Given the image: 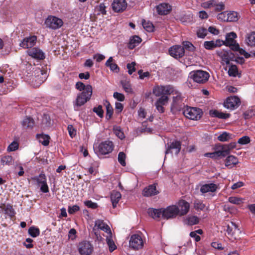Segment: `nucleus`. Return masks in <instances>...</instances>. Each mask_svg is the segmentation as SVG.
Wrapping results in <instances>:
<instances>
[{
  "label": "nucleus",
  "instance_id": "nucleus-12",
  "mask_svg": "<svg viewBox=\"0 0 255 255\" xmlns=\"http://www.w3.org/2000/svg\"><path fill=\"white\" fill-rule=\"evenodd\" d=\"M237 35L234 32L227 33L226 36L225 43L226 46H229L232 50H236L239 48V44L237 43L235 39Z\"/></svg>",
  "mask_w": 255,
  "mask_h": 255
},
{
  "label": "nucleus",
  "instance_id": "nucleus-7",
  "mask_svg": "<svg viewBox=\"0 0 255 255\" xmlns=\"http://www.w3.org/2000/svg\"><path fill=\"white\" fill-rule=\"evenodd\" d=\"M183 99L181 94L178 92L173 97V102L171 105V110L173 112L180 111L184 107L183 103Z\"/></svg>",
  "mask_w": 255,
  "mask_h": 255
},
{
  "label": "nucleus",
  "instance_id": "nucleus-42",
  "mask_svg": "<svg viewBox=\"0 0 255 255\" xmlns=\"http://www.w3.org/2000/svg\"><path fill=\"white\" fill-rule=\"evenodd\" d=\"M106 241L110 252H113L117 249V246L112 239V235H109V237H107Z\"/></svg>",
  "mask_w": 255,
  "mask_h": 255
},
{
  "label": "nucleus",
  "instance_id": "nucleus-37",
  "mask_svg": "<svg viewBox=\"0 0 255 255\" xmlns=\"http://www.w3.org/2000/svg\"><path fill=\"white\" fill-rule=\"evenodd\" d=\"M37 137L39 141L42 145L44 146L48 145L49 143L50 137L47 134H37Z\"/></svg>",
  "mask_w": 255,
  "mask_h": 255
},
{
  "label": "nucleus",
  "instance_id": "nucleus-58",
  "mask_svg": "<svg viewBox=\"0 0 255 255\" xmlns=\"http://www.w3.org/2000/svg\"><path fill=\"white\" fill-rule=\"evenodd\" d=\"M197 35L200 38H204L207 34V30L204 28H201L198 30L197 32Z\"/></svg>",
  "mask_w": 255,
  "mask_h": 255
},
{
  "label": "nucleus",
  "instance_id": "nucleus-59",
  "mask_svg": "<svg viewBox=\"0 0 255 255\" xmlns=\"http://www.w3.org/2000/svg\"><path fill=\"white\" fill-rule=\"evenodd\" d=\"M228 16V13L225 11L219 13L217 15V18L219 20H220L223 21H228L227 19Z\"/></svg>",
  "mask_w": 255,
  "mask_h": 255
},
{
  "label": "nucleus",
  "instance_id": "nucleus-39",
  "mask_svg": "<svg viewBox=\"0 0 255 255\" xmlns=\"http://www.w3.org/2000/svg\"><path fill=\"white\" fill-rule=\"evenodd\" d=\"M0 162L3 165H10L14 163V159L11 156L6 155L1 158Z\"/></svg>",
  "mask_w": 255,
  "mask_h": 255
},
{
  "label": "nucleus",
  "instance_id": "nucleus-62",
  "mask_svg": "<svg viewBox=\"0 0 255 255\" xmlns=\"http://www.w3.org/2000/svg\"><path fill=\"white\" fill-rule=\"evenodd\" d=\"M67 129L69 134V135L71 136V137L73 138L74 137L76 134V130L74 128L73 126L70 125L68 126Z\"/></svg>",
  "mask_w": 255,
  "mask_h": 255
},
{
  "label": "nucleus",
  "instance_id": "nucleus-17",
  "mask_svg": "<svg viewBox=\"0 0 255 255\" xmlns=\"http://www.w3.org/2000/svg\"><path fill=\"white\" fill-rule=\"evenodd\" d=\"M127 6L125 0H114L112 7L113 10L116 12H121L124 11Z\"/></svg>",
  "mask_w": 255,
  "mask_h": 255
},
{
  "label": "nucleus",
  "instance_id": "nucleus-44",
  "mask_svg": "<svg viewBox=\"0 0 255 255\" xmlns=\"http://www.w3.org/2000/svg\"><path fill=\"white\" fill-rule=\"evenodd\" d=\"M244 199L238 197L232 196L230 197L228 201L232 204L235 205H240L244 202Z\"/></svg>",
  "mask_w": 255,
  "mask_h": 255
},
{
  "label": "nucleus",
  "instance_id": "nucleus-60",
  "mask_svg": "<svg viewBox=\"0 0 255 255\" xmlns=\"http://www.w3.org/2000/svg\"><path fill=\"white\" fill-rule=\"evenodd\" d=\"M114 132L116 135L120 139H122L125 137L124 133L121 131L120 127L114 128Z\"/></svg>",
  "mask_w": 255,
  "mask_h": 255
},
{
  "label": "nucleus",
  "instance_id": "nucleus-40",
  "mask_svg": "<svg viewBox=\"0 0 255 255\" xmlns=\"http://www.w3.org/2000/svg\"><path fill=\"white\" fill-rule=\"evenodd\" d=\"M164 95H175L177 93L178 91L176 90L173 87L170 85L164 86Z\"/></svg>",
  "mask_w": 255,
  "mask_h": 255
},
{
  "label": "nucleus",
  "instance_id": "nucleus-46",
  "mask_svg": "<svg viewBox=\"0 0 255 255\" xmlns=\"http://www.w3.org/2000/svg\"><path fill=\"white\" fill-rule=\"evenodd\" d=\"M121 84L123 88L126 92L129 93L132 92V88L128 81L127 80H122Z\"/></svg>",
  "mask_w": 255,
  "mask_h": 255
},
{
  "label": "nucleus",
  "instance_id": "nucleus-31",
  "mask_svg": "<svg viewBox=\"0 0 255 255\" xmlns=\"http://www.w3.org/2000/svg\"><path fill=\"white\" fill-rule=\"evenodd\" d=\"M228 73L231 77H241V73L238 70L236 65H229Z\"/></svg>",
  "mask_w": 255,
  "mask_h": 255
},
{
  "label": "nucleus",
  "instance_id": "nucleus-35",
  "mask_svg": "<svg viewBox=\"0 0 255 255\" xmlns=\"http://www.w3.org/2000/svg\"><path fill=\"white\" fill-rule=\"evenodd\" d=\"M211 6H214L215 7L216 10L218 11H221L224 9L225 8V5L223 2L216 4L214 1H212L208 3H204L205 7H210Z\"/></svg>",
  "mask_w": 255,
  "mask_h": 255
},
{
  "label": "nucleus",
  "instance_id": "nucleus-49",
  "mask_svg": "<svg viewBox=\"0 0 255 255\" xmlns=\"http://www.w3.org/2000/svg\"><path fill=\"white\" fill-rule=\"evenodd\" d=\"M28 233L30 236L33 238H35L39 235L40 231L37 228L31 227L28 230Z\"/></svg>",
  "mask_w": 255,
  "mask_h": 255
},
{
  "label": "nucleus",
  "instance_id": "nucleus-16",
  "mask_svg": "<svg viewBox=\"0 0 255 255\" xmlns=\"http://www.w3.org/2000/svg\"><path fill=\"white\" fill-rule=\"evenodd\" d=\"M169 53L171 56L178 59L184 56L185 50L182 46L175 45L170 48Z\"/></svg>",
  "mask_w": 255,
  "mask_h": 255
},
{
  "label": "nucleus",
  "instance_id": "nucleus-57",
  "mask_svg": "<svg viewBox=\"0 0 255 255\" xmlns=\"http://www.w3.org/2000/svg\"><path fill=\"white\" fill-rule=\"evenodd\" d=\"M235 51H238L240 53V55H243L246 58H248L250 57H251V54L250 53H249L248 52H246L245 50L244 49L241 48L239 47V49H237L236 50H233Z\"/></svg>",
  "mask_w": 255,
  "mask_h": 255
},
{
  "label": "nucleus",
  "instance_id": "nucleus-48",
  "mask_svg": "<svg viewBox=\"0 0 255 255\" xmlns=\"http://www.w3.org/2000/svg\"><path fill=\"white\" fill-rule=\"evenodd\" d=\"M164 86H157L153 89V93L156 96L164 95Z\"/></svg>",
  "mask_w": 255,
  "mask_h": 255
},
{
  "label": "nucleus",
  "instance_id": "nucleus-14",
  "mask_svg": "<svg viewBox=\"0 0 255 255\" xmlns=\"http://www.w3.org/2000/svg\"><path fill=\"white\" fill-rule=\"evenodd\" d=\"M78 251L81 255H90L93 251V247L90 242L83 241L79 243Z\"/></svg>",
  "mask_w": 255,
  "mask_h": 255
},
{
  "label": "nucleus",
  "instance_id": "nucleus-4",
  "mask_svg": "<svg viewBox=\"0 0 255 255\" xmlns=\"http://www.w3.org/2000/svg\"><path fill=\"white\" fill-rule=\"evenodd\" d=\"M183 115L192 120H199L203 114L201 109L195 107H186L183 109Z\"/></svg>",
  "mask_w": 255,
  "mask_h": 255
},
{
  "label": "nucleus",
  "instance_id": "nucleus-11",
  "mask_svg": "<svg viewBox=\"0 0 255 255\" xmlns=\"http://www.w3.org/2000/svg\"><path fill=\"white\" fill-rule=\"evenodd\" d=\"M226 231L228 235L234 240H237L240 237V234L241 233V231L238 228V226L234 222H231L227 226Z\"/></svg>",
  "mask_w": 255,
  "mask_h": 255
},
{
  "label": "nucleus",
  "instance_id": "nucleus-56",
  "mask_svg": "<svg viewBox=\"0 0 255 255\" xmlns=\"http://www.w3.org/2000/svg\"><path fill=\"white\" fill-rule=\"evenodd\" d=\"M184 49H186L189 51H192L194 50V46L189 41H184L183 42V46Z\"/></svg>",
  "mask_w": 255,
  "mask_h": 255
},
{
  "label": "nucleus",
  "instance_id": "nucleus-51",
  "mask_svg": "<svg viewBox=\"0 0 255 255\" xmlns=\"http://www.w3.org/2000/svg\"><path fill=\"white\" fill-rule=\"evenodd\" d=\"M251 141V139L249 136L245 135L240 138L238 140V143L241 145H246Z\"/></svg>",
  "mask_w": 255,
  "mask_h": 255
},
{
  "label": "nucleus",
  "instance_id": "nucleus-10",
  "mask_svg": "<svg viewBox=\"0 0 255 255\" xmlns=\"http://www.w3.org/2000/svg\"><path fill=\"white\" fill-rule=\"evenodd\" d=\"M32 180L36 182L37 185L40 187V190L43 193L49 192V189L47 184V180L44 174L41 173L38 176L32 178Z\"/></svg>",
  "mask_w": 255,
  "mask_h": 255
},
{
  "label": "nucleus",
  "instance_id": "nucleus-45",
  "mask_svg": "<svg viewBox=\"0 0 255 255\" xmlns=\"http://www.w3.org/2000/svg\"><path fill=\"white\" fill-rule=\"evenodd\" d=\"M232 138V134L227 132H224L218 136V139L220 141H227Z\"/></svg>",
  "mask_w": 255,
  "mask_h": 255
},
{
  "label": "nucleus",
  "instance_id": "nucleus-23",
  "mask_svg": "<svg viewBox=\"0 0 255 255\" xmlns=\"http://www.w3.org/2000/svg\"><path fill=\"white\" fill-rule=\"evenodd\" d=\"M156 9L157 13L160 15H166L171 10V6L168 3H162L157 5Z\"/></svg>",
  "mask_w": 255,
  "mask_h": 255
},
{
  "label": "nucleus",
  "instance_id": "nucleus-64",
  "mask_svg": "<svg viewBox=\"0 0 255 255\" xmlns=\"http://www.w3.org/2000/svg\"><path fill=\"white\" fill-rule=\"evenodd\" d=\"M80 210V208L78 205H73V206H69L68 209V213L70 214H73L75 212L78 211Z\"/></svg>",
  "mask_w": 255,
  "mask_h": 255
},
{
  "label": "nucleus",
  "instance_id": "nucleus-8",
  "mask_svg": "<svg viewBox=\"0 0 255 255\" xmlns=\"http://www.w3.org/2000/svg\"><path fill=\"white\" fill-rule=\"evenodd\" d=\"M190 75L193 81L198 83H205L209 77L208 73L202 70L194 71L191 73Z\"/></svg>",
  "mask_w": 255,
  "mask_h": 255
},
{
  "label": "nucleus",
  "instance_id": "nucleus-50",
  "mask_svg": "<svg viewBox=\"0 0 255 255\" xmlns=\"http://www.w3.org/2000/svg\"><path fill=\"white\" fill-rule=\"evenodd\" d=\"M126 155L123 152H120L118 154V161L123 166H125L126 165Z\"/></svg>",
  "mask_w": 255,
  "mask_h": 255
},
{
  "label": "nucleus",
  "instance_id": "nucleus-36",
  "mask_svg": "<svg viewBox=\"0 0 255 255\" xmlns=\"http://www.w3.org/2000/svg\"><path fill=\"white\" fill-rule=\"evenodd\" d=\"M0 208H1L5 214L10 217H12L15 214L12 207L9 204L0 206Z\"/></svg>",
  "mask_w": 255,
  "mask_h": 255
},
{
  "label": "nucleus",
  "instance_id": "nucleus-38",
  "mask_svg": "<svg viewBox=\"0 0 255 255\" xmlns=\"http://www.w3.org/2000/svg\"><path fill=\"white\" fill-rule=\"evenodd\" d=\"M210 114L214 117H217L222 119H226L230 117V115L228 114H225L222 112H220L217 110L211 111Z\"/></svg>",
  "mask_w": 255,
  "mask_h": 255
},
{
  "label": "nucleus",
  "instance_id": "nucleus-18",
  "mask_svg": "<svg viewBox=\"0 0 255 255\" xmlns=\"http://www.w3.org/2000/svg\"><path fill=\"white\" fill-rule=\"evenodd\" d=\"M181 143L179 141L174 140L168 146L165 151V154L171 153L172 154L177 155L180 151Z\"/></svg>",
  "mask_w": 255,
  "mask_h": 255
},
{
  "label": "nucleus",
  "instance_id": "nucleus-19",
  "mask_svg": "<svg viewBox=\"0 0 255 255\" xmlns=\"http://www.w3.org/2000/svg\"><path fill=\"white\" fill-rule=\"evenodd\" d=\"M27 52L28 55L37 60H43L45 57L44 53L41 49L37 48L29 49Z\"/></svg>",
  "mask_w": 255,
  "mask_h": 255
},
{
  "label": "nucleus",
  "instance_id": "nucleus-54",
  "mask_svg": "<svg viewBox=\"0 0 255 255\" xmlns=\"http://www.w3.org/2000/svg\"><path fill=\"white\" fill-rule=\"evenodd\" d=\"M255 115V110L253 109H249L248 110L246 111L244 114V118L246 119H249Z\"/></svg>",
  "mask_w": 255,
  "mask_h": 255
},
{
  "label": "nucleus",
  "instance_id": "nucleus-24",
  "mask_svg": "<svg viewBox=\"0 0 255 255\" xmlns=\"http://www.w3.org/2000/svg\"><path fill=\"white\" fill-rule=\"evenodd\" d=\"M218 186L214 183L205 184L201 186L200 191L203 193L205 194L208 192H214L216 191Z\"/></svg>",
  "mask_w": 255,
  "mask_h": 255
},
{
  "label": "nucleus",
  "instance_id": "nucleus-27",
  "mask_svg": "<svg viewBox=\"0 0 255 255\" xmlns=\"http://www.w3.org/2000/svg\"><path fill=\"white\" fill-rule=\"evenodd\" d=\"M121 194L120 192L114 190L111 194V200L112 203L113 208L117 207V204L118 203L120 200L121 199Z\"/></svg>",
  "mask_w": 255,
  "mask_h": 255
},
{
  "label": "nucleus",
  "instance_id": "nucleus-13",
  "mask_svg": "<svg viewBox=\"0 0 255 255\" xmlns=\"http://www.w3.org/2000/svg\"><path fill=\"white\" fill-rule=\"evenodd\" d=\"M114 148L112 141L106 140L100 143L98 146V151L102 155H106L111 153Z\"/></svg>",
  "mask_w": 255,
  "mask_h": 255
},
{
  "label": "nucleus",
  "instance_id": "nucleus-21",
  "mask_svg": "<svg viewBox=\"0 0 255 255\" xmlns=\"http://www.w3.org/2000/svg\"><path fill=\"white\" fill-rule=\"evenodd\" d=\"M159 193L157 190L155 184L149 185L144 188L142 191V195L145 197H150L156 195Z\"/></svg>",
  "mask_w": 255,
  "mask_h": 255
},
{
  "label": "nucleus",
  "instance_id": "nucleus-30",
  "mask_svg": "<svg viewBox=\"0 0 255 255\" xmlns=\"http://www.w3.org/2000/svg\"><path fill=\"white\" fill-rule=\"evenodd\" d=\"M148 213L150 216L154 219L162 218V209H156L150 208L148 209Z\"/></svg>",
  "mask_w": 255,
  "mask_h": 255
},
{
  "label": "nucleus",
  "instance_id": "nucleus-5",
  "mask_svg": "<svg viewBox=\"0 0 255 255\" xmlns=\"http://www.w3.org/2000/svg\"><path fill=\"white\" fill-rule=\"evenodd\" d=\"M235 146V143L229 144H217L215 147L216 154L218 157H225L230 153V150L234 148Z\"/></svg>",
  "mask_w": 255,
  "mask_h": 255
},
{
  "label": "nucleus",
  "instance_id": "nucleus-2",
  "mask_svg": "<svg viewBox=\"0 0 255 255\" xmlns=\"http://www.w3.org/2000/svg\"><path fill=\"white\" fill-rule=\"evenodd\" d=\"M40 66L41 67L33 68L32 76L34 77H32L31 85L35 88L39 87L43 83L48 75L47 67H46V65L44 66H42V65H40Z\"/></svg>",
  "mask_w": 255,
  "mask_h": 255
},
{
  "label": "nucleus",
  "instance_id": "nucleus-52",
  "mask_svg": "<svg viewBox=\"0 0 255 255\" xmlns=\"http://www.w3.org/2000/svg\"><path fill=\"white\" fill-rule=\"evenodd\" d=\"M18 146L17 142L13 141L8 145L7 150L9 152L15 151L18 148Z\"/></svg>",
  "mask_w": 255,
  "mask_h": 255
},
{
  "label": "nucleus",
  "instance_id": "nucleus-63",
  "mask_svg": "<svg viewBox=\"0 0 255 255\" xmlns=\"http://www.w3.org/2000/svg\"><path fill=\"white\" fill-rule=\"evenodd\" d=\"M84 204L87 207L91 209H96L97 207V204L96 203L93 202L91 200L85 201Z\"/></svg>",
  "mask_w": 255,
  "mask_h": 255
},
{
  "label": "nucleus",
  "instance_id": "nucleus-33",
  "mask_svg": "<svg viewBox=\"0 0 255 255\" xmlns=\"http://www.w3.org/2000/svg\"><path fill=\"white\" fill-rule=\"evenodd\" d=\"M34 124V121L33 119L30 117H26L23 120L21 123L23 128L25 129L32 128Z\"/></svg>",
  "mask_w": 255,
  "mask_h": 255
},
{
  "label": "nucleus",
  "instance_id": "nucleus-53",
  "mask_svg": "<svg viewBox=\"0 0 255 255\" xmlns=\"http://www.w3.org/2000/svg\"><path fill=\"white\" fill-rule=\"evenodd\" d=\"M194 206L195 209L197 210H203L205 207V205L200 200H195Z\"/></svg>",
  "mask_w": 255,
  "mask_h": 255
},
{
  "label": "nucleus",
  "instance_id": "nucleus-61",
  "mask_svg": "<svg viewBox=\"0 0 255 255\" xmlns=\"http://www.w3.org/2000/svg\"><path fill=\"white\" fill-rule=\"evenodd\" d=\"M205 48L207 49H212L215 48L214 41H205L204 43Z\"/></svg>",
  "mask_w": 255,
  "mask_h": 255
},
{
  "label": "nucleus",
  "instance_id": "nucleus-9",
  "mask_svg": "<svg viewBox=\"0 0 255 255\" xmlns=\"http://www.w3.org/2000/svg\"><path fill=\"white\" fill-rule=\"evenodd\" d=\"M179 213V208L176 205L168 206L166 208L162 209V218L169 219L176 217Z\"/></svg>",
  "mask_w": 255,
  "mask_h": 255
},
{
  "label": "nucleus",
  "instance_id": "nucleus-20",
  "mask_svg": "<svg viewBox=\"0 0 255 255\" xmlns=\"http://www.w3.org/2000/svg\"><path fill=\"white\" fill-rule=\"evenodd\" d=\"M37 41L36 36H31L25 38L20 43V46L24 48H29L35 45Z\"/></svg>",
  "mask_w": 255,
  "mask_h": 255
},
{
  "label": "nucleus",
  "instance_id": "nucleus-15",
  "mask_svg": "<svg viewBox=\"0 0 255 255\" xmlns=\"http://www.w3.org/2000/svg\"><path fill=\"white\" fill-rule=\"evenodd\" d=\"M240 100L237 96L228 97L224 103V107L227 109L234 110L239 106Z\"/></svg>",
  "mask_w": 255,
  "mask_h": 255
},
{
  "label": "nucleus",
  "instance_id": "nucleus-28",
  "mask_svg": "<svg viewBox=\"0 0 255 255\" xmlns=\"http://www.w3.org/2000/svg\"><path fill=\"white\" fill-rule=\"evenodd\" d=\"M141 41V39L138 36L134 35L130 37L128 43V47L132 49L137 46Z\"/></svg>",
  "mask_w": 255,
  "mask_h": 255
},
{
  "label": "nucleus",
  "instance_id": "nucleus-55",
  "mask_svg": "<svg viewBox=\"0 0 255 255\" xmlns=\"http://www.w3.org/2000/svg\"><path fill=\"white\" fill-rule=\"evenodd\" d=\"M168 101V98L167 96L165 95H162L161 96L160 98H159L158 100L156 102V103H157L159 104L160 105L164 106L165 105Z\"/></svg>",
  "mask_w": 255,
  "mask_h": 255
},
{
  "label": "nucleus",
  "instance_id": "nucleus-29",
  "mask_svg": "<svg viewBox=\"0 0 255 255\" xmlns=\"http://www.w3.org/2000/svg\"><path fill=\"white\" fill-rule=\"evenodd\" d=\"M238 158L233 155L228 156L225 160V166L230 168H232L238 163Z\"/></svg>",
  "mask_w": 255,
  "mask_h": 255
},
{
  "label": "nucleus",
  "instance_id": "nucleus-32",
  "mask_svg": "<svg viewBox=\"0 0 255 255\" xmlns=\"http://www.w3.org/2000/svg\"><path fill=\"white\" fill-rule=\"evenodd\" d=\"M199 219L195 216H188L184 219L183 222L185 225L192 226L199 223Z\"/></svg>",
  "mask_w": 255,
  "mask_h": 255
},
{
  "label": "nucleus",
  "instance_id": "nucleus-41",
  "mask_svg": "<svg viewBox=\"0 0 255 255\" xmlns=\"http://www.w3.org/2000/svg\"><path fill=\"white\" fill-rule=\"evenodd\" d=\"M142 25L147 31L149 32L153 31L154 27L150 21L143 19L142 20Z\"/></svg>",
  "mask_w": 255,
  "mask_h": 255
},
{
  "label": "nucleus",
  "instance_id": "nucleus-47",
  "mask_svg": "<svg viewBox=\"0 0 255 255\" xmlns=\"http://www.w3.org/2000/svg\"><path fill=\"white\" fill-rule=\"evenodd\" d=\"M106 6L104 3H100L98 5L96 6L95 9L98 11L97 14H106L107 11L106 10Z\"/></svg>",
  "mask_w": 255,
  "mask_h": 255
},
{
  "label": "nucleus",
  "instance_id": "nucleus-1",
  "mask_svg": "<svg viewBox=\"0 0 255 255\" xmlns=\"http://www.w3.org/2000/svg\"><path fill=\"white\" fill-rule=\"evenodd\" d=\"M76 88L80 91L81 93L78 94L74 109L78 110V107L84 105L91 99L92 94V87L90 85H85L81 82H78L76 84Z\"/></svg>",
  "mask_w": 255,
  "mask_h": 255
},
{
  "label": "nucleus",
  "instance_id": "nucleus-3",
  "mask_svg": "<svg viewBox=\"0 0 255 255\" xmlns=\"http://www.w3.org/2000/svg\"><path fill=\"white\" fill-rule=\"evenodd\" d=\"M145 241L141 233L133 234L130 238L129 247L134 250H139L143 248Z\"/></svg>",
  "mask_w": 255,
  "mask_h": 255
},
{
  "label": "nucleus",
  "instance_id": "nucleus-22",
  "mask_svg": "<svg viewBox=\"0 0 255 255\" xmlns=\"http://www.w3.org/2000/svg\"><path fill=\"white\" fill-rule=\"evenodd\" d=\"M177 207L179 208V213L180 216L186 215L189 211L190 205L186 201L180 200L178 203Z\"/></svg>",
  "mask_w": 255,
  "mask_h": 255
},
{
  "label": "nucleus",
  "instance_id": "nucleus-34",
  "mask_svg": "<svg viewBox=\"0 0 255 255\" xmlns=\"http://www.w3.org/2000/svg\"><path fill=\"white\" fill-rule=\"evenodd\" d=\"M246 42L247 44L250 46H255V32H251L247 34Z\"/></svg>",
  "mask_w": 255,
  "mask_h": 255
},
{
  "label": "nucleus",
  "instance_id": "nucleus-6",
  "mask_svg": "<svg viewBox=\"0 0 255 255\" xmlns=\"http://www.w3.org/2000/svg\"><path fill=\"white\" fill-rule=\"evenodd\" d=\"M46 27L52 29L60 28L63 24L62 20L54 16L49 15L45 20Z\"/></svg>",
  "mask_w": 255,
  "mask_h": 255
},
{
  "label": "nucleus",
  "instance_id": "nucleus-26",
  "mask_svg": "<svg viewBox=\"0 0 255 255\" xmlns=\"http://www.w3.org/2000/svg\"><path fill=\"white\" fill-rule=\"evenodd\" d=\"M219 55L222 61L225 62L226 64H230V61L234 60V56L231 52L223 51L220 53Z\"/></svg>",
  "mask_w": 255,
  "mask_h": 255
},
{
  "label": "nucleus",
  "instance_id": "nucleus-25",
  "mask_svg": "<svg viewBox=\"0 0 255 255\" xmlns=\"http://www.w3.org/2000/svg\"><path fill=\"white\" fill-rule=\"evenodd\" d=\"M95 226L98 229L107 233L108 235H112L109 226L102 220H97L95 221Z\"/></svg>",
  "mask_w": 255,
  "mask_h": 255
},
{
  "label": "nucleus",
  "instance_id": "nucleus-43",
  "mask_svg": "<svg viewBox=\"0 0 255 255\" xmlns=\"http://www.w3.org/2000/svg\"><path fill=\"white\" fill-rule=\"evenodd\" d=\"M238 14L236 11H230L228 13L227 19L229 22H235L238 20Z\"/></svg>",
  "mask_w": 255,
  "mask_h": 255
}]
</instances>
